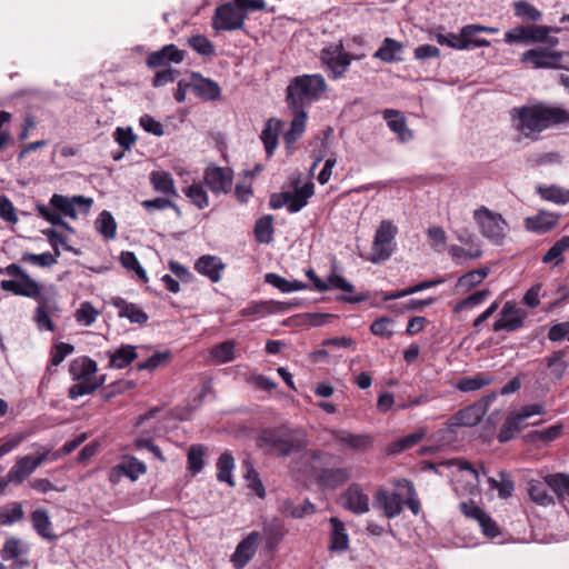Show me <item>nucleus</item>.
Instances as JSON below:
<instances>
[{"instance_id":"15","label":"nucleus","mask_w":569,"mask_h":569,"mask_svg":"<svg viewBox=\"0 0 569 569\" xmlns=\"http://www.w3.org/2000/svg\"><path fill=\"white\" fill-rule=\"evenodd\" d=\"M46 459V453L37 457L28 455L19 458L7 473V481L21 485Z\"/></svg>"},{"instance_id":"53","label":"nucleus","mask_w":569,"mask_h":569,"mask_svg":"<svg viewBox=\"0 0 569 569\" xmlns=\"http://www.w3.org/2000/svg\"><path fill=\"white\" fill-rule=\"evenodd\" d=\"M435 38H436L437 42L441 46H448L450 48L458 49V50L470 49V41L467 40V38H465L462 36V29L460 30L459 36H457L455 33H448V34L437 33L435 36Z\"/></svg>"},{"instance_id":"30","label":"nucleus","mask_w":569,"mask_h":569,"mask_svg":"<svg viewBox=\"0 0 569 569\" xmlns=\"http://www.w3.org/2000/svg\"><path fill=\"white\" fill-rule=\"evenodd\" d=\"M282 122L274 118H270L264 123L260 139L263 142L268 157H271L278 146V134L281 130Z\"/></svg>"},{"instance_id":"8","label":"nucleus","mask_w":569,"mask_h":569,"mask_svg":"<svg viewBox=\"0 0 569 569\" xmlns=\"http://www.w3.org/2000/svg\"><path fill=\"white\" fill-rule=\"evenodd\" d=\"M246 16L241 13L234 0L218 6L212 16V28L216 31L242 30Z\"/></svg>"},{"instance_id":"40","label":"nucleus","mask_w":569,"mask_h":569,"mask_svg":"<svg viewBox=\"0 0 569 569\" xmlns=\"http://www.w3.org/2000/svg\"><path fill=\"white\" fill-rule=\"evenodd\" d=\"M234 468V458L229 451L220 455L217 461V479L220 482H227L230 487H234L232 470Z\"/></svg>"},{"instance_id":"3","label":"nucleus","mask_w":569,"mask_h":569,"mask_svg":"<svg viewBox=\"0 0 569 569\" xmlns=\"http://www.w3.org/2000/svg\"><path fill=\"white\" fill-rule=\"evenodd\" d=\"M256 445L268 455L287 458L301 452L306 447V440L293 430L279 427L263 429L257 437Z\"/></svg>"},{"instance_id":"25","label":"nucleus","mask_w":569,"mask_h":569,"mask_svg":"<svg viewBox=\"0 0 569 569\" xmlns=\"http://www.w3.org/2000/svg\"><path fill=\"white\" fill-rule=\"evenodd\" d=\"M97 370V362L89 357H79L73 359L69 366V372L76 381H90V379L96 375Z\"/></svg>"},{"instance_id":"32","label":"nucleus","mask_w":569,"mask_h":569,"mask_svg":"<svg viewBox=\"0 0 569 569\" xmlns=\"http://www.w3.org/2000/svg\"><path fill=\"white\" fill-rule=\"evenodd\" d=\"M525 420L521 418L518 411L510 412L505 422L502 423L497 439L500 443H506L513 439L517 433L522 430V422Z\"/></svg>"},{"instance_id":"39","label":"nucleus","mask_w":569,"mask_h":569,"mask_svg":"<svg viewBox=\"0 0 569 569\" xmlns=\"http://www.w3.org/2000/svg\"><path fill=\"white\" fill-rule=\"evenodd\" d=\"M495 378L489 373H477L472 377H462L458 380L456 387L462 392L476 391L491 385Z\"/></svg>"},{"instance_id":"17","label":"nucleus","mask_w":569,"mask_h":569,"mask_svg":"<svg viewBox=\"0 0 569 569\" xmlns=\"http://www.w3.org/2000/svg\"><path fill=\"white\" fill-rule=\"evenodd\" d=\"M340 505L356 515L369 511V498L358 483H352L341 496Z\"/></svg>"},{"instance_id":"20","label":"nucleus","mask_w":569,"mask_h":569,"mask_svg":"<svg viewBox=\"0 0 569 569\" xmlns=\"http://www.w3.org/2000/svg\"><path fill=\"white\" fill-rule=\"evenodd\" d=\"M405 500L398 492H389L385 489L377 491L375 506L381 508L387 518L392 519L399 516L403 509Z\"/></svg>"},{"instance_id":"44","label":"nucleus","mask_w":569,"mask_h":569,"mask_svg":"<svg viewBox=\"0 0 569 569\" xmlns=\"http://www.w3.org/2000/svg\"><path fill=\"white\" fill-rule=\"evenodd\" d=\"M244 469V479L248 482V488L256 492L259 498L266 497V489L260 480L259 473L254 469L250 459H246L242 462Z\"/></svg>"},{"instance_id":"16","label":"nucleus","mask_w":569,"mask_h":569,"mask_svg":"<svg viewBox=\"0 0 569 569\" xmlns=\"http://www.w3.org/2000/svg\"><path fill=\"white\" fill-rule=\"evenodd\" d=\"M297 306H298L297 303L274 301V300L252 301L248 307L243 308L240 311V316L241 317L254 316L257 318H263L268 315L286 312Z\"/></svg>"},{"instance_id":"56","label":"nucleus","mask_w":569,"mask_h":569,"mask_svg":"<svg viewBox=\"0 0 569 569\" xmlns=\"http://www.w3.org/2000/svg\"><path fill=\"white\" fill-rule=\"evenodd\" d=\"M350 54L343 51L340 54H336L335 58H330V60L327 62V66L331 70L333 78L337 79L345 74L348 67L350 66Z\"/></svg>"},{"instance_id":"59","label":"nucleus","mask_w":569,"mask_h":569,"mask_svg":"<svg viewBox=\"0 0 569 569\" xmlns=\"http://www.w3.org/2000/svg\"><path fill=\"white\" fill-rule=\"evenodd\" d=\"M120 262L126 269L134 271L136 274L140 279H142L144 281L148 280L146 270L141 267L140 262L138 261V259L133 252H131V251L121 252Z\"/></svg>"},{"instance_id":"61","label":"nucleus","mask_w":569,"mask_h":569,"mask_svg":"<svg viewBox=\"0 0 569 569\" xmlns=\"http://www.w3.org/2000/svg\"><path fill=\"white\" fill-rule=\"evenodd\" d=\"M489 295H490V291L487 290V289L478 290V291L473 292L472 295L468 296L467 298L460 300L455 306L453 311L455 312H460L462 310L470 309V308H472L475 306H478L481 302H483Z\"/></svg>"},{"instance_id":"23","label":"nucleus","mask_w":569,"mask_h":569,"mask_svg":"<svg viewBox=\"0 0 569 569\" xmlns=\"http://www.w3.org/2000/svg\"><path fill=\"white\" fill-rule=\"evenodd\" d=\"M58 311V305L53 296H48L38 301V307L34 312L33 320L39 329L54 331L56 326L50 319L49 315Z\"/></svg>"},{"instance_id":"50","label":"nucleus","mask_w":569,"mask_h":569,"mask_svg":"<svg viewBox=\"0 0 569 569\" xmlns=\"http://www.w3.org/2000/svg\"><path fill=\"white\" fill-rule=\"evenodd\" d=\"M489 271L490 270L488 267H481L479 269L471 270V271L462 274L458 279L457 286L459 288H465L466 290H469V289L476 287L477 284L481 283L485 280V278L488 276Z\"/></svg>"},{"instance_id":"55","label":"nucleus","mask_w":569,"mask_h":569,"mask_svg":"<svg viewBox=\"0 0 569 569\" xmlns=\"http://www.w3.org/2000/svg\"><path fill=\"white\" fill-rule=\"evenodd\" d=\"M549 487L557 495L559 499L569 497V475L555 473L549 475Z\"/></svg>"},{"instance_id":"58","label":"nucleus","mask_w":569,"mask_h":569,"mask_svg":"<svg viewBox=\"0 0 569 569\" xmlns=\"http://www.w3.org/2000/svg\"><path fill=\"white\" fill-rule=\"evenodd\" d=\"M28 549L22 546L21 541L17 538L8 539L1 550V556L4 560L18 559L21 555L27 553Z\"/></svg>"},{"instance_id":"31","label":"nucleus","mask_w":569,"mask_h":569,"mask_svg":"<svg viewBox=\"0 0 569 569\" xmlns=\"http://www.w3.org/2000/svg\"><path fill=\"white\" fill-rule=\"evenodd\" d=\"M224 264L213 256H202L196 262V269L199 273L207 276L212 282H218L221 278V270Z\"/></svg>"},{"instance_id":"28","label":"nucleus","mask_w":569,"mask_h":569,"mask_svg":"<svg viewBox=\"0 0 569 569\" xmlns=\"http://www.w3.org/2000/svg\"><path fill=\"white\" fill-rule=\"evenodd\" d=\"M332 529L330 533V551L343 552L349 548V536L345 529L343 522L337 517L329 520Z\"/></svg>"},{"instance_id":"46","label":"nucleus","mask_w":569,"mask_h":569,"mask_svg":"<svg viewBox=\"0 0 569 569\" xmlns=\"http://www.w3.org/2000/svg\"><path fill=\"white\" fill-rule=\"evenodd\" d=\"M113 471L120 475H124L131 480H136L140 475L146 472V466L143 462L136 458H128L117 465L113 468Z\"/></svg>"},{"instance_id":"6","label":"nucleus","mask_w":569,"mask_h":569,"mask_svg":"<svg viewBox=\"0 0 569 569\" xmlns=\"http://www.w3.org/2000/svg\"><path fill=\"white\" fill-rule=\"evenodd\" d=\"M398 228L391 220H382L376 230L372 253L369 260L372 263H379L391 257L396 249V236Z\"/></svg>"},{"instance_id":"42","label":"nucleus","mask_w":569,"mask_h":569,"mask_svg":"<svg viewBox=\"0 0 569 569\" xmlns=\"http://www.w3.org/2000/svg\"><path fill=\"white\" fill-rule=\"evenodd\" d=\"M254 238L259 243H270L273 240V217L266 214L254 223Z\"/></svg>"},{"instance_id":"47","label":"nucleus","mask_w":569,"mask_h":569,"mask_svg":"<svg viewBox=\"0 0 569 569\" xmlns=\"http://www.w3.org/2000/svg\"><path fill=\"white\" fill-rule=\"evenodd\" d=\"M150 182L154 190L162 193H174V181L172 176L163 170L152 171Z\"/></svg>"},{"instance_id":"14","label":"nucleus","mask_w":569,"mask_h":569,"mask_svg":"<svg viewBox=\"0 0 569 569\" xmlns=\"http://www.w3.org/2000/svg\"><path fill=\"white\" fill-rule=\"evenodd\" d=\"M0 288L3 291L11 292L16 296L32 298L37 301L49 296L41 292L40 284L36 280H33L28 273L18 280H1Z\"/></svg>"},{"instance_id":"51","label":"nucleus","mask_w":569,"mask_h":569,"mask_svg":"<svg viewBox=\"0 0 569 569\" xmlns=\"http://www.w3.org/2000/svg\"><path fill=\"white\" fill-rule=\"evenodd\" d=\"M569 249V236L561 237L555 244L545 253L542 257L543 263H550L552 261L558 264L563 261V252Z\"/></svg>"},{"instance_id":"38","label":"nucleus","mask_w":569,"mask_h":569,"mask_svg":"<svg viewBox=\"0 0 569 569\" xmlns=\"http://www.w3.org/2000/svg\"><path fill=\"white\" fill-rule=\"evenodd\" d=\"M558 222V217L551 213L541 212L526 219V228L537 233L550 231Z\"/></svg>"},{"instance_id":"45","label":"nucleus","mask_w":569,"mask_h":569,"mask_svg":"<svg viewBox=\"0 0 569 569\" xmlns=\"http://www.w3.org/2000/svg\"><path fill=\"white\" fill-rule=\"evenodd\" d=\"M403 46L401 42L385 38L381 47L375 52L373 57L380 59L383 62H392L399 60L396 54L402 50Z\"/></svg>"},{"instance_id":"37","label":"nucleus","mask_w":569,"mask_h":569,"mask_svg":"<svg viewBox=\"0 0 569 569\" xmlns=\"http://www.w3.org/2000/svg\"><path fill=\"white\" fill-rule=\"evenodd\" d=\"M208 448L201 443L191 445L187 452V469L192 476L201 472L204 466V457Z\"/></svg>"},{"instance_id":"63","label":"nucleus","mask_w":569,"mask_h":569,"mask_svg":"<svg viewBox=\"0 0 569 569\" xmlns=\"http://www.w3.org/2000/svg\"><path fill=\"white\" fill-rule=\"evenodd\" d=\"M186 196L190 201L199 209H203L208 206V196L204 188L200 184H192L184 189Z\"/></svg>"},{"instance_id":"33","label":"nucleus","mask_w":569,"mask_h":569,"mask_svg":"<svg viewBox=\"0 0 569 569\" xmlns=\"http://www.w3.org/2000/svg\"><path fill=\"white\" fill-rule=\"evenodd\" d=\"M549 475L545 477L543 481L541 480H530L528 483V495L530 499L540 505V506H549L553 503V498L548 493L549 487Z\"/></svg>"},{"instance_id":"24","label":"nucleus","mask_w":569,"mask_h":569,"mask_svg":"<svg viewBox=\"0 0 569 569\" xmlns=\"http://www.w3.org/2000/svg\"><path fill=\"white\" fill-rule=\"evenodd\" d=\"M383 119L387 121L389 129L395 132L401 142L412 139V132L408 129L403 113L395 109H385L382 111Z\"/></svg>"},{"instance_id":"60","label":"nucleus","mask_w":569,"mask_h":569,"mask_svg":"<svg viewBox=\"0 0 569 569\" xmlns=\"http://www.w3.org/2000/svg\"><path fill=\"white\" fill-rule=\"evenodd\" d=\"M211 355L212 358L219 363L229 362L234 357V343L232 341H224L219 343L212 348Z\"/></svg>"},{"instance_id":"11","label":"nucleus","mask_w":569,"mask_h":569,"mask_svg":"<svg viewBox=\"0 0 569 569\" xmlns=\"http://www.w3.org/2000/svg\"><path fill=\"white\" fill-rule=\"evenodd\" d=\"M558 32L559 28L548 26H518L505 33L507 43H541L547 38V33Z\"/></svg>"},{"instance_id":"13","label":"nucleus","mask_w":569,"mask_h":569,"mask_svg":"<svg viewBox=\"0 0 569 569\" xmlns=\"http://www.w3.org/2000/svg\"><path fill=\"white\" fill-rule=\"evenodd\" d=\"M526 317V310L519 308L513 301H507L499 313V318L493 322L492 329L496 332L501 330L516 331L523 326Z\"/></svg>"},{"instance_id":"64","label":"nucleus","mask_w":569,"mask_h":569,"mask_svg":"<svg viewBox=\"0 0 569 569\" xmlns=\"http://www.w3.org/2000/svg\"><path fill=\"white\" fill-rule=\"evenodd\" d=\"M541 196L548 201L555 203H567L569 202V190L562 189L557 186H550L541 190Z\"/></svg>"},{"instance_id":"27","label":"nucleus","mask_w":569,"mask_h":569,"mask_svg":"<svg viewBox=\"0 0 569 569\" xmlns=\"http://www.w3.org/2000/svg\"><path fill=\"white\" fill-rule=\"evenodd\" d=\"M112 305L119 310L120 318H128L132 323L143 325L149 319L148 315L137 305L127 302L120 297L113 298Z\"/></svg>"},{"instance_id":"1","label":"nucleus","mask_w":569,"mask_h":569,"mask_svg":"<svg viewBox=\"0 0 569 569\" xmlns=\"http://www.w3.org/2000/svg\"><path fill=\"white\" fill-rule=\"evenodd\" d=\"M519 119V129L528 137L548 128L569 126V110L539 102L513 109Z\"/></svg>"},{"instance_id":"2","label":"nucleus","mask_w":569,"mask_h":569,"mask_svg":"<svg viewBox=\"0 0 569 569\" xmlns=\"http://www.w3.org/2000/svg\"><path fill=\"white\" fill-rule=\"evenodd\" d=\"M92 202L91 198H86L84 196L66 197L54 193L49 201V204L52 208L38 203L36 209L38 214L48 222L73 232L72 227L61 218L59 212L71 219H76L78 217L77 208H80V210L87 213L89 212Z\"/></svg>"},{"instance_id":"7","label":"nucleus","mask_w":569,"mask_h":569,"mask_svg":"<svg viewBox=\"0 0 569 569\" xmlns=\"http://www.w3.org/2000/svg\"><path fill=\"white\" fill-rule=\"evenodd\" d=\"M473 219L481 234L495 244H500L506 236L507 222L500 213L490 211L486 207L475 210Z\"/></svg>"},{"instance_id":"22","label":"nucleus","mask_w":569,"mask_h":569,"mask_svg":"<svg viewBox=\"0 0 569 569\" xmlns=\"http://www.w3.org/2000/svg\"><path fill=\"white\" fill-rule=\"evenodd\" d=\"M332 436L341 446L348 447L355 451H366L373 445L372 436L368 433L356 435L347 430H335Z\"/></svg>"},{"instance_id":"29","label":"nucleus","mask_w":569,"mask_h":569,"mask_svg":"<svg viewBox=\"0 0 569 569\" xmlns=\"http://www.w3.org/2000/svg\"><path fill=\"white\" fill-rule=\"evenodd\" d=\"M295 113L291 120L290 129L283 134V141L287 148L292 144L303 134L306 130L307 112L305 109H291Z\"/></svg>"},{"instance_id":"36","label":"nucleus","mask_w":569,"mask_h":569,"mask_svg":"<svg viewBox=\"0 0 569 569\" xmlns=\"http://www.w3.org/2000/svg\"><path fill=\"white\" fill-rule=\"evenodd\" d=\"M210 390L211 386L208 381H203L192 390L191 402L188 401L187 406L183 409H180V421L189 419L193 410L201 406L204 397L210 392Z\"/></svg>"},{"instance_id":"52","label":"nucleus","mask_w":569,"mask_h":569,"mask_svg":"<svg viewBox=\"0 0 569 569\" xmlns=\"http://www.w3.org/2000/svg\"><path fill=\"white\" fill-rule=\"evenodd\" d=\"M189 47L202 57H212L216 53L214 44L203 34H196L188 39Z\"/></svg>"},{"instance_id":"49","label":"nucleus","mask_w":569,"mask_h":569,"mask_svg":"<svg viewBox=\"0 0 569 569\" xmlns=\"http://www.w3.org/2000/svg\"><path fill=\"white\" fill-rule=\"evenodd\" d=\"M513 9L515 14L525 21L538 22L542 18V12L525 0L513 2Z\"/></svg>"},{"instance_id":"21","label":"nucleus","mask_w":569,"mask_h":569,"mask_svg":"<svg viewBox=\"0 0 569 569\" xmlns=\"http://www.w3.org/2000/svg\"><path fill=\"white\" fill-rule=\"evenodd\" d=\"M351 478L350 468H326L316 475V482L319 487L335 490L349 481Z\"/></svg>"},{"instance_id":"34","label":"nucleus","mask_w":569,"mask_h":569,"mask_svg":"<svg viewBox=\"0 0 569 569\" xmlns=\"http://www.w3.org/2000/svg\"><path fill=\"white\" fill-rule=\"evenodd\" d=\"M298 181L295 184V193H291V198L288 200V211L296 213L307 206L308 199L312 197L315 192V186L311 181L306 182L302 187H297Z\"/></svg>"},{"instance_id":"9","label":"nucleus","mask_w":569,"mask_h":569,"mask_svg":"<svg viewBox=\"0 0 569 569\" xmlns=\"http://www.w3.org/2000/svg\"><path fill=\"white\" fill-rule=\"evenodd\" d=\"M496 399V395L491 393L481 400L467 406L447 421L448 428L451 430L453 427H473L478 425L487 412L488 406Z\"/></svg>"},{"instance_id":"10","label":"nucleus","mask_w":569,"mask_h":569,"mask_svg":"<svg viewBox=\"0 0 569 569\" xmlns=\"http://www.w3.org/2000/svg\"><path fill=\"white\" fill-rule=\"evenodd\" d=\"M337 457L325 450H305L300 452L297 460V470L300 472H308L317 475L322 472L326 468H330L335 465Z\"/></svg>"},{"instance_id":"57","label":"nucleus","mask_w":569,"mask_h":569,"mask_svg":"<svg viewBox=\"0 0 569 569\" xmlns=\"http://www.w3.org/2000/svg\"><path fill=\"white\" fill-rule=\"evenodd\" d=\"M24 516L21 503L13 502L0 510V525L8 526L21 520Z\"/></svg>"},{"instance_id":"41","label":"nucleus","mask_w":569,"mask_h":569,"mask_svg":"<svg viewBox=\"0 0 569 569\" xmlns=\"http://www.w3.org/2000/svg\"><path fill=\"white\" fill-rule=\"evenodd\" d=\"M32 526L37 533L44 539L53 540L56 535L51 533V521L47 510L37 509L31 513Z\"/></svg>"},{"instance_id":"18","label":"nucleus","mask_w":569,"mask_h":569,"mask_svg":"<svg viewBox=\"0 0 569 569\" xmlns=\"http://www.w3.org/2000/svg\"><path fill=\"white\" fill-rule=\"evenodd\" d=\"M204 181L214 193H227L232 187V171L217 166H209L204 172Z\"/></svg>"},{"instance_id":"62","label":"nucleus","mask_w":569,"mask_h":569,"mask_svg":"<svg viewBox=\"0 0 569 569\" xmlns=\"http://www.w3.org/2000/svg\"><path fill=\"white\" fill-rule=\"evenodd\" d=\"M21 260L23 262L37 264L43 268H48L57 263L56 257L50 252H43L40 254L24 252L22 253Z\"/></svg>"},{"instance_id":"48","label":"nucleus","mask_w":569,"mask_h":569,"mask_svg":"<svg viewBox=\"0 0 569 569\" xmlns=\"http://www.w3.org/2000/svg\"><path fill=\"white\" fill-rule=\"evenodd\" d=\"M96 229L106 239H113L117 233V222L112 214L103 210L96 220Z\"/></svg>"},{"instance_id":"19","label":"nucleus","mask_w":569,"mask_h":569,"mask_svg":"<svg viewBox=\"0 0 569 569\" xmlns=\"http://www.w3.org/2000/svg\"><path fill=\"white\" fill-rule=\"evenodd\" d=\"M260 533L257 531H252L243 540L239 542L231 557V560L236 569H242L252 559V557L256 553Z\"/></svg>"},{"instance_id":"12","label":"nucleus","mask_w":569,"mask_h":569,"mask_svg":"<svg viewBox=\"0 0 569 569\" xmlns=\"http://www.w3.org/2000/svg\"><path fill=\"white\" fill-rule=\"evenodd\" d=\"M565 53L549 48H533L521 54L522 62H530L535 69H560Z\"/></svg>"},{"instance_id":"35","label":"nucleus","mask_w":569,"mask_h":569,"mask_svg":"<svg viewBox=\"0 0 569 569\" xmlns=\"http://www.w3.org/2000/svg\"><path fill=\"white\" fill-rule=\"evenodd\" d=\"M178 62V47L174 44L164 46L161 50L154 51L147 58L150 68L166 67L169 62Z\"/></svg>"},{"instance_id":"26","label":"nucleus","mask_w":569,"mask_h":569,"mask_svg":"<svg viewBox=\"0 0 569 569\" xmlns=\"http://www.w3.org/2000/svg\"><path fill=\"white\" fill-rule=\"evenodd\" d=\"M109 357V367L117 369H124L131 365L137 358L138 353L134 346L121 345L114 351H107Z\"/></svg>"},{"instance_id":"54","label":"nucleus","mask_w":569,"mask_h":569,"mask_svg":"<svg viewBox=\"0 0 569 569\" xmlns=\"http://www.w3.org/2000/svg\"><path fill=\"white\" fill-rule=\"evenodd\" d=\"M333 318L332 315L329 313H302L297 315L291 318V321L297 326H311V327H320L327 322V320Z\"/></svg>"},{"instance_id":"4","label":"nucleus","mask_w":569,"mask_h":569,"mask_svg":"<svg viewBox=\"0 0 569 569\" xmlns=\"http://www.w3.org/2000/svg\"><path fill=\"white\" fill-rule=\"evenodd\" d=\"M327 89L320 74L296 77L287 88V103L290 109H305V104L318 100Z\"/></svg>"},{"instance_id":"5","label":"nucleus","mask_w":569,"mask_h":569,"mask_svg":"<svg viewBox=\"0 0 569 569\" xmlns=\"http://www.w3.org/2000/svg\"><path fill=\"white\" fill-rule=\"evenodd\" d=\"M188 91L202 101L214 102L221 99L219 83L210 78H204L199 72H190L189 78L180 80V103L184 101Z\"/></svg>"},{"instance_id":"43","label":"nucleus","mask_w":569,"mask_h":569,"mask_svg":"<svg viewBox=\"0 0 569 569\" xmlns=\"http://www.w3.org/2000/svg\"><path fill=\"white\" fill-rule=\"evenodd\" d=\"M497 31V28L486 27L481 24H467L462 27V36L470 41V48H481L490 46V42L487 39H472V36H477V33L479 32L496 33Z\"/></svg>"}]
</instances>
